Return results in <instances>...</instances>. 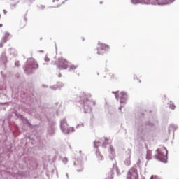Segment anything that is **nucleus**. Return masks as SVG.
Returning a JSON list of instances; mask_svg holds the SVG:
<instances>
[{"instance_id": "nucleus-1", "label": "nucleus", "mask_w": 179, "mask_h": 179, "mask_svg": "<svg viewBox=\"0 0 179 179\" xmlns=\"http://www.w3.org/2000/svg\"><path fill=\"white\" fill-rule=\"evenodd\" d=\"M133 5H138L141 3L143 5H170L173 3L174 0H131Z\"/></svg>"}, {"instance_id": "nucleus-2", "label": "nucleus", "mask_w": 179, "mask_h": 179, "mask_svg": "<svg viewBox=\"0 0 179 179\" xmlns=\"http://www.w3.org/2000/svg\"><path fill=\"white\" fill-rule=\"evenodd\" d=\"M55 64L57 68H75L70 62L62 57L59 58Z\"/></svg>"}, {"instance_id": "nucleus-3", "label": "nucleus", "mask_w": 179, "mask_h": 179, "mask_svg": "<svg viewBox=\"0 0 179 179\" xmlns=\"http://www.w3.org/2000/svg\"><path fill=\"white\" fill-rule=\"evenodd\" d=\"M96 50L98 55H103V54H107L110 51V45L99 42Z\"/></svg>"}, {"instance_id": "nucleus-4", "label": "nucleus", "mask_w": 179, "mask_h": 179, "mask_svg": "<svg viewBox=\"0 0 179 179\" xmlns=\"http://www.w3.org/2000/svg\"><path fill=\"white\" fill-rule=\"evenodd\" d=\"M158 151L159 152L157 155V158L159 161L166 163V162L167 161V155L169 154V151H167V149H166L165 147H164L161 150H159Z\"/></svg>"}, {"instance_id": "nucleus-5", "label": "nucleus", "mask_w": 179, "mask_h": 179, "mask_svg": "<svg viewBox=\"0 0 179 179\" xmlns=\"http://www.w3.org/2000/svg\"><path fill=\"white\" fill-rule=\"evenodd\" d=\"M127 179H139V173H138V169L135 167H132L128 170Z\"/></svg>"}, {"instance_id": "nucleus-6", "label": "nucleus", "mask_w": 179, "mask_h": 179, "mask_svg": "<svg viewBox=\"0 0 179 179\" xmlns=\"http://www.w3.org/2000/svg\"><path fill=\"white\" fill-rule=\"evenodd\" d=\"M96 106L95 101L90 100L89 99L86 98L83 101V108L85 110L91 109L92 108Z\"/></svg>"}, {"instance_id": "nucleus-7", "label": "nucleus", "mask_w": 179, "mask_h": 179, "mask_svg": "<svg viewBox=\"0 0 179 179\" xmlns=\"http://www.w3.org/2000/svg\"><path fill=\"white\" fill-rule=\"evenodd\" d=\"M27 65L30 68H38V64L37 63V61H35V59L33 58L27 59Z\"/></svg>"}, {"instance_id": "nucleus-8", "label": "nucleus", "mask_w": 179, "mask_h": 179, "mask_svg": "<svg viewBox=\"0 0 179 179\" xmlns=\"http://www.w3.org/2000/svg\"><path fill=\"white\" fill-rule=\"evenodd\" d=\"M7 61H8V57H6V53L3 52L0 57V62L3 64V66H6Z\"/></svg>"}, {"instance_id": "nucleus-9", "label": "nucleus", "mask_w": 179, "mask_h": 179, "mask_svg": "<svg viewBox=\"0 0 179 179\" xmlns=\"http://www.w3.org/2000/svg\"><path fill=\"white\" fill-rule=\"evenodd\" d=\"M8 53L13 58H15V57L17 55V51H16V49L12 48L8 49Z\"/></svg>"}, {"instance_id": "nucleus-10", "label": "nucleus", "mask_w": 179, "mask_h": 179, "mask_svg": "<svg viewBox=\"0 0 179 179\" xmlns=\"http://www.w3.org/2000/svg\"><path fill=\"white\" fill-rule=\"evenodd\" d=\"M10 38V34L9 32H5L4 36H3L1 40L2 41H3V43H6L8 40H9Z\"/></svg>"}, {"instance_id": "nucleus-11", "label": "nucleus", "mask_w": 179, "mask_h": 179, "mask_svg": "<svg viewBox=\"0 0 179 179\" xmlns=\"http://www.w3.org/2000/svg\"><path fill=\"white\" fill-rule=\"evenodd\" d=\"M62 130L64 134H69L70 130H69L68 124H62Z\"/></svg>"}, {"instance_id": "nucleus-12", "label": "nucleus", "mask_w": 179, "mask_h": 179, "mask_svg": "<svg viewBox=\"0 0 179 179\" xmlns=\"http://www.w3.org/2000/svg\"><path fill=\"white\" fill-rule=\"evenodd\" d=\"M143 164H144L143 157H138V162H136V165H138V167L141 168L142 167V166H143Z\"/></svg>"}, {"instance_id": "nucleus-13", "label": "nucleus", "mask_w": 179, "mask_h": 179, "mask_svg": "<svg viewBox=\"0 0 179 179\" xmlns=\"http://www.w3.org/2000/svg\"><path fill=\"white\" fill-rule=\"evenodd\" d=\"M22 2L25 3L26 6H30L34 0H22Z\"/></svg>"}, {"instance_id": "nucleus-14", "label": "nucleus", "mask_w": 179, "mask_h": 179, "mask_svg": "<svg viewBox=\"0 0 179 179\" xmlns=\"http://www.w3.org/2000/svg\"><path fill=\"white\" fill-rule=\"evenodd\" d=\"M15 3H10V8L11 9H16V6L17 3H19V0H15Z\"/></svg>"}, {"instance_id": "nucleus-15", "label": "nucleus", "mask_w": 179, "mask_h": 179, "mask_svg": "<svg viewBox=\"0 0 179 179\" xmlns=\"http://www.w3.org/2000/svg\"><path fill=\"white\" fill-rule=\"evenodd\" d=\"M15 66L16 68H19V66H20V62L19 61H16V62H15Z\"/></svg>"}, {"instance_id": "nucleus-16", "label": "nucleus", "mask_w": 179, "mask_h": 179, "mask_svg": "<svg viewBox=\"0 0 179 179\" xmlns=\"http://www.w3.org/2000/svg\"><path fill=\"white\" fill-rule=\"evenodd\" d=\"M170 108L174 110L176 108V106L173 103H170Z\"/></svg>"}, {"instance_id": "nucleus-17", "label": "nucleus", "mask_w": 179, "mask_h": 179, "mask_svg": "<svg viewBox=\"0 0 179 179\" xmlns=\"http://www.w3.org/2000/svg\"><path fill=\"white\" fill-rule=\"evenodd\" d=\"M44 61L45 62H50V59L48 58V57L45 56L44 58Z\"/></svg>"}, {"instance_id": "nucleus-18", "label": "nucleus", "mask_w": 179, "mask_h": 179, "mask_svg": "<svg viewBox=\"0 0 179 179\" xmlns=\"http://www.w3.org/2000/svg\"><path fill=\"white\" fill-rule=\"evenodd\" d=\"M150 179H159V177L157 176H151Z\"/></svg>"}, {"instance_id": "nucleus-19", "label": "nucleus", "mask_w": 179, "mask_h": 179, "mask_svg": "<svg viewBox=\"0 0 179 179\" xmlns=\"http://www.w3.org/2000/svg\"><path fill=\"white\" fill-rule=\"evenodd\" d=\"M98 158H99V160H101V161L103 160V157L101 155H99Z\"/></svg>"}, {"instance_id": "nucleus-20", "label": "nucleus", "mask_w": 179, "mask_h": 179, "mask_svg": "<svg viewBox=\"0 0 179 179\" xmlns=\"http://www.w3.org/2000/svg\"><path fill=\"white\" fill-rule=\"evenodd\" d=\"M3 41H2V39H1V42H0V48H2V47H3Z\"/></svg>"}, {"instance_id": "nucleus-21", "label": "nucleus", "mask_w": 179, "mask_h": 179, "mask_svg": "<svg viewBox=\"0 0 179 179\" xmlns=\"http://www.w3.org/2000/svg\"><path fill=\"white\" fill-rule=\"evenodd\" d=\"M59 6H61V5H57V6L50 7V8H59Z\"/></svg>"}, {"instance_id": "nucleus-22", "label": "nucleus", "mask_w": 179, "mask_h": 179, "mask_svg": "<svg viewBox=\"0 0 179 179\" xmlns=\"http://www.w3.org/2000/svg\"><path fill=\"white\" fill-rule=\"evenodd\" d=\"M41 9H45V6H41Z\"/></svg>"}, {"instance_id": "nucleus-23", "label": "nucleus", "mask_w": 179, "mask_h": 179, "mask_svg": "<svg viewBox=\"0 0 179 179\" xmlns=\"http://www.w3.org/2000/svg\"><path fill=\"white\" fill-rule=\"evenodd\" d=\"M108 138H105V143H108Z\"/></svg>"}, {"instance_id": "nucleus-24", "label": "nucleus", "mask_w": 179, "mask_h": 179, "mask_svg": "<svg viewBox=\"0 0 179 179\" xmlns=\"http://www.w3.org/2000/svg\"><path fill=\"white\" fill-rule=\"evenodd\" d=\"M3 12L4 15H6V10H3Z\"/></svg>"}, {"instance_id": "nucleus-25", "label": "nucleus", "mask_w": 179, "mask_h": 179, "mask_svg": "<svg viewBox=\"0 0 179 179\" xmlns=\"http://www.w3.org/2000/svg\"><path fill=\"white\" fill-rule=\"evenodd\" d=\"M38 52H44V50H39Z\"/></svg>"}, {"instance_id": "nucleus-26", "label": "nucleus", "mask_w": 179, "mask_h": 179, "mask_svg": "<svg viewBox=\"0 0 179 179\" xmlns=\"http://www.w3.org/2000/svg\"><path fill=\"white\" fill-rule=\"evenodd\" d=\"M0 27H2V24H0Z\"/></svg>"}, {"instance_id": "nucleus-27", "label": "nucleus", "mask_w": 179, "mask_h": 179, "mask_svg": "<svg viewBox=\"0 0 179 179\" xmlns=\"http://www.w3.org/2000/svg\"><path fill=\"white\" fill-rule=\"evenodd\" d=\"M62 3H65V1H62Z\"/></svg>"}, {"instance_id": "nucleus-28", "label": "nucleus", "mask_w": 179, "mask_h": 179, "mask_svg": "<svg viewBox=\"0 0 179 179\" xmlns=\"http://www.w3.org/2000/svg\"><path fill=\"white\" fill-rule=\"evenodd\" d=\"M45 64H47V63H43V65H45Z\"/></svg>"}, {"instance_id": "nucleus-29", "label": "nucleus", "mask_w": 179, "mask_h": 179, "mask_svg": "<svg viewBox=\"0 0 179 179\" xmlns=\"http://www.w3.org/2000/svg\"><path fill=\"white\" fill-rule=\"evenodd\" d=\"M52 2H55V0H53Z\"/></svg>"}, {"instance_id": "nucleus-30", "label": "nucleus", "mask_w": 179, "mask_h": 179, "mask_svg": "<svg viewBox=\"0 0 179 179\" xmlns=\"http://www.w3.org/2000/svg\"><path fill=\"white\" fill-rule=\"evenodd\" d=\"M100 3H103V2L101 1Z\"/></svg>"}, {"instance_id": "nucleus-31", "label": "nucleus", "mask_w": 179, "mask_h": 179, "mask_svg": "<svg viewBox=\"0 0 179 179\" xmlns=\"http://www.w3.org/2000/svg\"><path fill=\"white\" fill-rule=\"evenodd\" d=\"M0 19H1V15H0Z\"/></svg>"}, {"instance_id": "nucleus-32", "label": "nucleus", "mask_w": 179, "mask_h": 179, "mask_svg": "<svg viewBox=\"0 0 179 179\" xmlns=\"http://www.w3.org/2000/svg\"><path fill=\"white\" fill-rule=\"evenodd\" d=\"M111 179H113V178H111Z\"/></svg>"}]
</instances>
